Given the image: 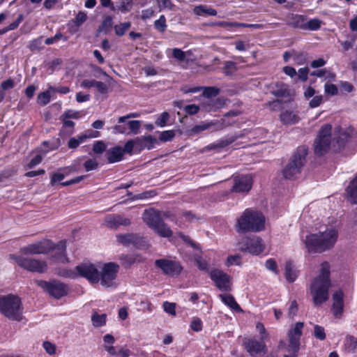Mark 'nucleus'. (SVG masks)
Masks as SVG:
<instances>
[{
  "label": "nucleus",
  "mask_w": 357,
  "mask_h": 357,
  "mask_svg": "<svg viewBox=\"0 0 357 357\" xmlns=\"http://www.w3.org/2000/svg\"><path fill=\"white\" fill-rule=\"evenodd\" d=\"M236 70V63L233 61H226L223 68L224 73L226 75H231Z\"/></svg>",
  "instance_id": "nucleus-48"
},
{
  "label": "nucleus",
  "mask_w": 357,
  "mask_h": 357,
  "mask_svg": "<svg viewBox=\"0 0 357 357\" xmlns=\"http://www.w3.org/2000/svg\"><path fill=\"white\" fill-rule=\"evenodd\" d=\"M280 120L284 124H294L299 121L298 116L290 111H284L280 114Z\"/></svg>",
  "instance_id": "nucleus-26"
},
{
  "label": "nucleus",
  "mask_w": 357,
  "mask_h": 357,
  "mask_svg": "<svg viewBox=\"0 0 357 357\" xmlns=\"http://www.w3.org/2000/svg\"><path fill=\"white\" fill-rule=\"evenodd\" d=\"M332 126L330 124L323 126L319 135L314 143V153L321 156L331 148L334 151H339L347 142L349 135L341 128H337L331 135Z\"/></svg>",
  "instance_id": "nucleus-1"
},
{
  "label": "nucleus",
  "mask_w": 357,
  "mask_h": 357,
  "mask_svg": "<svg viewBox=\"0 0 357 357\" xmlns=\"http://www.w3.org/2000/svg\"><path fill=\"white\" fill-rule=\"evenodd\" d=\"M345 349L348 351H354L357 349V339L351 335H347L344 342Z\"/></svg>",
  "instance_id": "nucleus-36"
},
{
  "label": "nucleus",
  "mask_w": 357,
  "mask_h": 357,
  "mask_svg": "<svg viewBox=\"0 0 357 357\" xmlns=\"http://www.w3.org/2000/svg\"><path fill=\"white\" fill-rule=\"evenodd\" d=\"M77 276L87 279L91 284H96L100 280L98 268L90 261H84L75 267Z\"/></svg>",
  "instance_id": "nucleus-12"
},
{
  "label": "nucleus",
  "mask_w": 357,
  "mask_h": 357,
  "mask_svg": "<svg viewBox=\"0 0 357 357\" xmlns=\"http://www.w3.org/2000/svg\"><path fill=\"white\" fill-rule=\"evenodd\" d=\"M128 127L130 131L134 134L139 133L141 121L138 120L129 121L128 122Z\"/></svg>",
  "instance_id": "nucleus-50"
},
{
  "label": "nucleus",
  "mask_w": 357,
  "mask_h": 357,
  "mask_svg": "<svg viewBox=\"0 0 357 357\" xmlns=\"http://www.w3.org/2000/svg\"><path fill=\"white\" fill-rule=\"evenodd\" d=\"M219 89L215 87H206L204 88L203 94L208 98L215 97L219 93Z\"/></svg>",
  "instance_id": "nucleus-49"
},
{
  "label": "nucleus",
  "mask_w": 357,
  "mask_h": 357,
  "mask_svg": "<svg viewBox=\"0 0 357 357\" xmlns=\"http://www.w3.org/2000/svg\"><path fill=\"white\" fill-rule=\"evenodd\" d=\"M155 265L160 268L164 274L172 277L178 275L182 271L180 264L172 260L165 259H157L155 261Z\"/></svg>",
  "instance_id": "nucleus-16"
},
{
  "label": "nucleus",
  "mask_w": 357,
  "mask_h": 357,
  "mask_svg": "<svg viewBox=\"0 0 357 357\" xmlns=\"http://www.w3.org/2000/svg\"><path fill=\"white\" fill-rule=\"evenodd\" d=\"M331 285L330 265L324 261L321 265L320 273L312 281L310 286L314 305L318 306L329 298L328 289Z\"/></svg>",
  "instance_id": "nucleus-3"
},
{
  "label": "nucleus",
  "mask_w": 357,
  "mask_h": 357,
  "mask_svg": "<svg viewBox=\"0 0 357 357\" xmlns=\"http://www.w3.org/2000/svg\"><path fill=\"white\" fill-rule=\"evenodd\" d=\"M175 137V132L174 130H166L160 132L159 139L161 142H169L173 139Z\"/></svg>",
  "instance_id": "nucleus-42"
},
{
  "label": "nucleus",
  "mask_w": 357,
  "mask_h": 357,
  "mask_svg": "<svg viewBox=\"0 0 357 357\" xmlns=\"http://www.w3.org/2000/svg\"><path fill=\"white\" fill-rule=\"evenodd\" d=\"M288 337L289 351H292V353L295 354L299 350L301 337H297L293 335H288Z\"/></svg>",
  "instance_id": "nucleus-34"
},
{
  "label": "nucleus",
  "mask_w": 357,
  "mask_h": 357,
  "mask_svg": "<svg viewBox=\"0 0 357 357\" xmlns=\"http://www.w3.org/2000/svg\"><path fill=\"white\" fill-rule=\"evenodd\" d=\"M224 101L219 98L211 99L208 98L204 102V107L208 112L216 111L224 105Z\"/></svg>",
  "instance_id": "nucleus-25"
},
{
  "label": "nucleus",
  "mask_w": 357,
  "mask_h": 357,
  "mask_svg": "<svg viewBox=\"0 0 357 357\" xmlns=\"http://www.w3.org/2000/svg\"><path fill=\"white\" fill-rule=\"evenodd\" d=\"M117 241L123 245L128 246L133 245L137 248H145L147 247V242L145 238L137 234H119L116 236Z\"/></svg>",
  "instance_id": "nucleus-17"
},
{
  "label": "nucleus",
  "mask_w": 357,
  "mask_h": 357,
  "mask_svg": "<svg viewBox=\"0 0 357 357\" xmlns=\"http://www.w3.org/2000/svg\"><path fill=\"white\" fill-rule=\"evenodd\" d=\"M194 13L197 15H210V16H215L217 15V11L214 8L211 7H208L205 5H199L195 6L194 8Z\"/></svg>",
  "instance_id": "nucleus-28"
},
{
  "label": "nucleus",
  "mask_w": 357,
  "mask_h": 357,
  "mask_svg": "<svg viewBox=\"0 0 357 357\" xmlns=\"http://www.w3.org/2000/svg\"><path fill=\"white\" fill-rule=\"evenodd\" d=\"M131 221L120 215H109L105 218V224L108 228L116 229L121 225H130Z\"/></svg>",
  "instance_id": "nucleus-20"
},
{
  "label": "nucleus",
  "mask_w": 357,
  "mask_h": 357,
  "mask_svg": "<svg viewBox=\"0 0 357 357\" xmlns=\"http://www.w3.org/2000/svg\"><path fill=\"white\" fill-rule=\"evenodd\" d=\"M138 257V255H122L119 257V260L123 266L129 268L135 262H139L141 261Z\"/></svg>",
  "instance_id": "nucleus-30"
},
{
  "label": "nucleus",
  "mask_w": 357,
  "mask_h": 357,
  "mask_svg": "<svg viewBox=\"0 0 357 357\" xmlns=\"http://www.w3.org/2000/svg\"><path fill=\"white\" fill-rule=\"evenodd\" d=\"M0 312L10 319L21 321L22 308L20 298L13 294L0 297Z\"/></svg>",
  "instance_id": "nucleus-6"
},
{
  "label": "nucleus",
  "mask_w": 357,
  "mask_h": 357,
  "mask_svg": "<svg viewBox=\"0 0 357 357\" xmlns=\"http://www.w3.org/2000/svg\"><path fill=\"white\" fill-rule=\"evenodd\" d=\"M219 296L221 298V301L231 310L237 312H243L231 294H220Z\"/></svg>",
  "instance_id": "nucleus-24"
},
{
  "label": "nucleus",
  "mask_w": 357,
  "mask_h": 357,
  "mask_svg": "<svg viewBox=\"0 0 357 357\" xmlns=\"http://www.w3.org/2000/svg\"><path fill=\"white\" fill-rule=\"evenodd\" d=\"M35 282L38 287L42 288L44 291L56 299H60L66 296L69 291L67 284L56 280L50 281L36 280Z\"/></svg>",
  "instance_id": "nucleus-8"
},
{
  "label": "nucleus",
  "mask_w": 357,
  "mask_h": 357,
  "mask_svg": "<svg viewBox=\"0 0 357 357\" xmlns=\"http://www.w3.org/2000/svg\"><path fill=\"white\" fill-rule=\"evenodd\" d=\"M264 341H259L255 337H244L243 345L248 353L252 357H255L261 353L267 352V347Z\"/></svg>",
  "instance_id": "nucleus-15"
},
{
  "label": "nucleus",
  "mask_w": 357,
  "mask_h": 357,
  "mask_svg": "<svg viewBox=\"0 0 357 357\" xmlns=\"http://www.w3.org/2000/svg\"><path fill=\"white\" fill-rule=\"evenodd\" d=\"M238 250L253 255H259L265 249L262 239L255 235L241 238L237 243Z\"/></svg>",
  "instance_id": "nucleus-9"
},
{
  "label": "nucleus",
  "mask_w": 357,
  "mask_h": 357,
  "mask_svg": "<svg viewBox=\"0 0 357 357\" xmlns=\"http://www.w3.org/2000/svg\"><path fill=\"white\" fill-rule=\"evenodd\" d=\"M265 266L267 269L274 272L276 274L278 272L276 261L273 259H268L265 263Z\"/></svg>",
  "instance_id": "nucleus-59"
},
{
  "label": "nucleus",
  "mask_w": 357,
  "mask_h": 357,
  "mask_svg": "<svg viewBox=\"0 0 357 357\" xmlns=\"http://www.w3.org/2000/svg\"><path fill=\"white\" fill-rule=\"evenodd\" d=\"M314 336L320 340H324L326 339V333L324 327L315 325L314 326Z\"/></svg>",
  "instance_id": "nucleus-43"
},
{
  "label": "nucleus",
  "mask_w": 357,
  "mask_h": 357,
  "mask_svg": "<svg viewBox=\"0 0 357 357\" xmlns=\"http://www.w3.org/2000/svg\"><path fill=\"white\" fill-rule=\"evenodd\" d=\"M174 58L180 61H183L185 59V54L181 49L174 48L172 51Z\"/></svg>",
  "instance_id": "nucleus-62"
},
{
  "label": "nucleus",
  "mask_w": 357,
  "mask_h": 357,
  "mask_svg": "<svg viewBox=\"0 0 357 357\" xmlns=\"http://www.w3.org/2000/svg\"><path fill=\"white\" fill-rule=\"evenodd\" d=\"M303 326L304 325L303 322L298 321L296 323L294 328L289 331L288 335H293L297 337H301L302 335V329Z\"/></svg>",
  "instance_id": "nucleus-47"
},
{
  "label": "nucleus",
  "mask_w": 357,
  "mask_h": 357,
  "mask_svg": "<svg viewBox=\"0 0 357 357\" xmlns=\"http://www.w3.org/2000/svg\"><path fill=\"white\" fill-rule=\"evenodd\" d=\"M305 18L302 15H294L287 17V24L295 29H306Z\"/></svg>",
  "instance_id": "nucleus-23"
},
{
  "label": "nucleus",
  "mask_w": 357,
  "mask_h": 357,
  "mask_svg": "<svg viewBox=\"0 0 357 357\" xmlns=\"http://www.w3.org/2000/svg\"><path fill=\"white\" fill-rule=\"evenodd\" d=\"M23 20L24 15L22 14H20L17 19L13 22L10 24L8 26L2 29L3 33H6L9 31H12L17 29Z\"/></svg>",
  "instance_id": "nucleus-40"
},
{
  "label": "nucleus",
  "mask_w": 357,
  "mask_h": 357,
  "mask_svg": "<svg viewBox=\"0 0 357 357\" xmlns=\"http://www.w3.org/2000/svg\"><path fill=\"white\" fill-rule=\"evenodd\" d=\"M293 268L294 266L291 261L286 262L284 275L287 280L289 282H294L297 278V273Z\"/></svg>",
  "instance_id": "nucleus-32"
},
{
  "label": "nucleus",
  "mask_w": 357,
  "mask_h": 357,
  "mask_svg": "<svg viewBox=\"0 0 357 357\" xmlns=\"http://www.w3.org/2000/svg\"><path fill=\"white\" fill-rule=\"evenodd\" d=\"M84 167L86 172L96 169L98 167V164L96 160L89 159L84 163Z\"/></svg>",
  "instance_id": "nucleus-57"
},
{
  "label": "nucleus",
  "mask_w": 357,
  "mask_h": 357,
  "mask_svg": "<svg viewBox=\"0 0 357 357\" xmlns=\"http://www.w3.org/2000/svg\"><path fill=\"white\" fill-rule=\"evenodd\" d=\"M156 2L158 5L160 10L165 8H168L171 10L174 7V5L171 1V0H156Z\"/></svg>",
  "instance_id": "nucleus-51"
},
{
  "label": "nucleus",
  "mask_w": 357,
  "mask_h": 357,
  "mask_svg": "<svg viewBox=\"0 0 357 357\" xmlns=\"http://www.w3.org/2000/svg\"><path fill=\"white\" fill-rule=\"evenodd\" d=\"M184 110L188 114L193 115L199 112V107L195 104L188 105L184 107Z\"/></svg>",
  "instance_id": "nucleus-64"
},
{
  "label": "nucleus",
  "mask_w": 357,
  "mask_h": 357,
  "mask_svg": "<svg viewBox=\"0 0 357 357\" xmlns=\"http://www.w3.org/2000/svg\"><path fill=\"white\" fill-rule=\"evenodd\" d=\"M15 86L14 81L9 78L1 82L0 89L5 91L13 89Z\"/></svg>",
  "instance_id": "nucleus-60"
},
{
  "label": "nucleus",
  "mask_w": 357,
  "mask_h": 357,
  "mask_svg": "<svg viewBox=\"0 0 357 357\" xmlns=\"http://www.w3.org/2000/svg\"><path fill=\"white\" fill-rule=\"evenodd\" d=\"M240 114L239 112L238 111H236V110H230L228 112H227L225 115H224V118L222 119V122H221V125H220V128H222L224 127H226V126H231L234 122H226V120H225V118L227 117H231V116H236L237 115H238Z\"/></svg>",
  "instance_id": "nucleus-44"
},
{
  "label": "nucleus",
  "mask_w": 357,
  "mask_h": 357,
  "mask_svg": "<svg viewBox=\"0 0 357 357\" xmlns=\"http://www.w3.org/2000/svg\"><path fill=\"white\" fill-rule=\"evenodd\" d=\"M298 310V307L296 301H292L288 310L289 317L292 319L297 314Z\"/></svg>",
  "instance_id": "nucleus-58"
},
{
  "label": "nucleus",
  "mask_w": 357,
  "mask_h": 357,
  "mask_svg": "<svg viewBox=\"0 0 357 357\" xmlns=\"http://www.w3.org/2000/svg\"><path fill=\"white\" fill-rule=\"evenodd\" d=\"M86 140V137L79 135L77 138L72 137L68 142V146L69 149H76L79 145Z\"/></svg>",
  "instance_id": "nucleus-39"
},
{
  "label": "nucleus",
  "mask_w": 357,
  "mask_h": 357,
  "mask_svg": "<svg viewBox=\"0 0 357 357\" xmlns=\"http://www.w3.org/2000/svg\"><path fill=\"white\" fill-rule=\"evenodd\" d=\"M144 222L162 237H170L172 231L164 222L161 212L153 208L145 210L142 217Z\"/></svg>",
  "instance_id": "nucleus-7"
},
{
  "label": "nucleus",
  "mask_w": 357,
  "mask_h": 357,
  "mask_svg": "<svg viewBox=\"0 0 357 357\" xmlns=\"http://www.w3.org/2000/svg\"><path fill=\"white\" fill-rule=\"evenodd\" d=\"M113 26L112 17L111 16H107L102 20L101 24L98 27L99 32H103L104 33H108Z\"/></svg>",
  "instance_id": "nucleus-33"
},
{
  "label": "nucleus",
  "mask_w": 357,
  "mask_h": 357,
  "mask_svg": "<svg viewBox=\"0 0 357 357\" xmlns=\"http://www.w3.org/2000/svg\"><path fill=\"white\" fill-rule=\"evenodd\" d=\"M321 22L318 19H312L305 23L306 29L315 31L318 30L321 26Z\"/></svg>",
  "instance_id": "nucleus-46"
},
{
  "label": "nucleus",
  "mask_w": 357,
  "mask_h": 357,
  "mask_svg": "<svg viewBox=\"0 0 357 357\" xmlns=\"http://www.w3.org/2000/svg\"><path fill=\"white\" fill-rule=\"evenodd\" d=\"M265 218L263 214L252 209H246L236 225L238 233L257 232L264 229Z\"/></svg>",
  "instance_id": "nucleus-4"
},
{
  "label": "nucleus",
  "mask_w": 357,
  "mask_h": 357,
  "mask_svg": "<svg viewBox=\"0 0 357 357\" xmlns=\"http://www.w3.org/2000/svg\"><path fill=\"white\" fill-rule=\"evenodd\" d=\"M43 348L45 351L50 355H52L55 354L56 351V346L51 343L50 342L45 341L43 342Z\"/></svg>",
  "instance_id": "nucleus-63"
},
{
  "label": "nucleus",
  "mask_w": 357,
  "mask_h": 357,
  "mask_svg": "<svg viewBox=\"0 0 357 357\" xmlns=\"http://www.w3.org/2000/svg\"><path fill=\"white\" fill-rule=\"evenodd\" d=\"M60 120L63 122V126L60 131V135L66 134L67 135H72L74 132L75 123L68 119H63V116H60Z\"/></svg>",
  "instance_id": "nucleus-31"
},
{
  "label": "nucleus",
  "mask_w": 357,
  "mask_h": 357,
  "mask_svg": "<svg viewBox=\"0 0 357 357\" xmlns=\"http://www.w3.org/2000/svg\"><path fill=\"white\" fill-rule=\"evenodd\" d=\"M233 181L231 189L233 192H248L252 188V179L250 175H238L233 177Z\"/></svg>",
  "instance_id": "nucleus-18"
},
{
  "label": "nucleus",
  "mask_w": 357,
  "mask_h": 357,
  "mask_svg": "<svg viewBox=\"0 0 357 357\" xmlns=\"http://www.w3.org/2000/svg\"><path fill=\"white\" fill-rule=\"evenodd\" d=\"M105 155L109 163L119 162L123 158L122 147L119 146H115L107 150Z\"/></svg>",
  "instance_id": "nucleus-22"
},
{
  "label": "nucleus",
  "mask_w": 357,
  "mask_h": 357,
  "mask_svg": "<svg viewBox=\"0 0 357 357\" xmlns=\"http://www.w3.org/2000/svg\"><path fill=\"white\" fill-rule=\"evenodd\" d=\"M53 248V242L48 239L29 244L20 249V252L23 255H40L50 252Z\"/></svg>",
  "instance_id": "nucleus-13"
},
{
  "label": "nucleus",
  "mask_w": 357,
  "mask_h": 357,
  "mask_svg": "<svg viewBox=\"0 0 357 357\" xmlns=\"http://www.w3.org/2000/svg\"><path fill=\"white\" fill-rule=\"evenodd\" d=\"M154 26L158 31L163 33L167 27L165 17L161 15L158 20L154 22Z\"/></svg>",
  "instance_id": "nucleus-41"
},
{
  "label": "nucleus",
  "mask_w": 357,
  "mask_h": 357,
  "mask_svg": "<svg viewBox=\"0 0 357 357\" xmlns=\"http://www.w3.org/2000/svg\"><path fill=\"white\" fill-rule=\"evenodd\" d=\"M131 23L126 22L114 26L115 33L118 36H122L130 28Z\"/></svg>",
  "instance_id": "nucleus-38"
},
{
  "label": "nucleus",
  "mask_w": 357,
  "mask_h": 357,
  "mask_svg": "<svg viewBox=\"0 0 357 357\" xmlns=\"http://www.w3.org/2000/svg\"><path fill=\"white\" fill-rule=\"evenodd\" d=\"M169 118V114L167 112H165L162 113L160 116L157 119L155 124L160 127H164L166 125Z\"/></svg>",
  "instance_id": "nucleus-54"
},
{
  "label": "nucleus",
  "mask_w": 357,
  "mask_h": 357,
  "mask_svg": "<svg viewBox=\"0 0 357 357\" xmlns=\"http://www.w3.org/2000/svg\"><path fill=\"white\" fill-rule=\"evenodd\" d=\"M175 307H176V304L174 303H169L167 301H165L163 303L164 310L169 314H172V315L176 314Z\"/></svg>",
  "instance_id": "nucleus-55"
},
{
  "label": "nucleus",
  "mask_w": 357,
  "mask_h": 357,
  "mask_svg": "<svg viewBox=\"0 0 357 357\" xmlns=\"http://www.w3.org/2000/svg\"><path fill=\"white\" fill-rule=\"evenodd\" d=\"M107 314H99L96 311H94L91 317L92 325L95 328H100L106 324Z\"/></svg>",
  "instance_id": "nucleus-29"
},
{
  "label": "nucleus",
  "mask_w": 357,
  "mask_h": 357,
  "mask_svg": "<svg viewBox=\"0 0 357 357\" xmlns=\"http://www.w3.org/2000/svg\"><path fill=\"white\" fill-rule=\"evenodd\" d=\"M256 328L261 335L260 340L264 341L268 338V334L266 331V328L263 324L258 322L256 325Z\"/></svg>",
  "instance_id": "nucleus-53"
},
{
  "label": "nucleus",
  "mask_w": 357,
  "mask_h": 357,
  "mask_svg": "<svg viewBox=\"0 0 357 357\" xmlns=\"http://www.w3.org/2000/svg\"><path fill=\"white\" fill-rule=\"evenodd\" d=\"M307 148L305 146L298 147L282 171L283 177L286 179L296 178L307 162Z\"/></svg>",
  "instance_id": "nucleus-5"
},
{
  "label": "nucleus",
  "mask_w": 357,
  "mask_h": 357,
  "mask_svg": "<svg viewBox=\"0 0 357 357\" xmlns=\"http://www.w3.org/2000/svg\"><path fill=\"white\" fill-rule=\"evenodd\" d=\"M119 271V266L114 262L105 264L100 272V284L106 288L116 287L115 280Z\"/></svg>",
  "instance_id": "nucleus-11"
},
{
  "label": "nucleus",
  "mask_w": 357,
  "mask_h": 357,
  "mask_svg": "<svg viewBox=\"0 0 357 357\" xmlns=\"http://www.w3.org/2000/svg\"><path fill=\"white\" fill-rule=\"evenodd\" d=\"M195 262L200 270L206 271L208 269V264L205 259H202V257H196Z\"/></svg>",
  "instance_id": "nucleus-61"
},
{
  "label": "nucleus",
  "mask_w": 357,
  "mask_h": 357,
  "mask_svg": "<svg viewBox=\"0 0 357 357\" xmlns=\"http://www.w3.org/2000/svg\"><path fill=\"white\" fill-rule=\"evenodd\" d=\"M337 238V230L331 227L324 231L306 236L303 242L309 253H322L332 249Z\"/></svg>",
  "instance_id": "nucleus-2"
},
{
  "label": "nucleus",
  "mask_w": 357,
  "mask_h": 357,
  "mask_svg": "<svg viewBox=\"0 0 357 357\" xmlns=\"http://www.w3.org/2000/svg\"><path fill=\"white\" fill-rule=\"evenodd\" d=\"M324 89L325 92L330 96H335L338 93L337 87L333 84H326Z\"/></svg>",
  "instance_id": "nucleus-56"
},
{
  "label": "nucleus",
  "mask_w": 357,
  "mask_h": 357,
  "mask_svg": "<svg viewBox=\"0 0 357 357\" xmlns=\"http://www.w3.org/2000/svg\"><path fill=\"white\" fill-rule=\"evenodd\" d=\"M10 257L19 266L28 271L44 273L47 271V264L45 261L22 256L10 255Z\"/></svg>",
  "instance_id": "nucleus-10"
},
{
  "label": "nucleus",
  "mask_w": 357,
  "mask_h": 357,
  "mask_svg": "<svg viewBox=\"0 0 357 357\" xmlns=\"http://www.w3.org/2000/svg\"><path fill=\"white\" fill-rule=\"evenodd\" d=\"M216 125V123L213 122H201L200 124L195 126L190 130V134H197L204 130L211 128L212 126Z\"/></svg>",
  "instance_id": "nucleus-35"
},
{
  "label": "nucleus",
  "mask_w": 357,
  "mask_h": 357,
  "mask_svg": "<svg viewBox=\"0 0 357 357\" xmlns=\"http://www.w3.org/2000/svg\"><path fill=\"white\" fill-rule=\"evenodd\" d=\"M50 94H49V91H44L38 94V102L42 105H47L50 101Z\"/></svg>",
  "instance_id": "nucleus-45"
},
{
  "label": "nucleus",
  "mask_w": 357,
  "mask_h": 357,
  "mask_svg": "<svg viewBox=\"0 0 357 357\" xmlns=\"http://www.w3.org/2000/svg\"><path fill=\"white\" fill-rule=\"evenodd\" d=\"M56 273L60 277L66 278H75L77 277V274L75 271L66 268H56Z\"/></svg>",
  "instance_id": "nucleus-37"
},
{
  "label": "nucleus",
  "mask_w": 357,
  "mask_h": 357,
  "mask_svg": "<svg viewBox=\"0 0 357 357\" xmlns=\"http://www.w3.org/2000/svg\"><path fill=\"white\" fill-rule=\"evenodd\" d=\"M52 252L51 258L60 263H68L69 261L66 255V241H60L56 244L53 243V248L50 251Z\"/></svg>",
  "instance_id": "nucleus-19"
},
{
  "label": "nucleus",
  "mask_w": 357,
  "mask_h": 357,
  "mask_svg": "<svg viewBox=\"0 0 357 357\" xmlns=\"http://www.w3.org/2000/svg\"><path fill=\"white\" fill-rule=\"evenodd\" d=\"M106 150V145L102 141H98L93 146V151L97 154H101Z\"/></svg>",
  "instance_id": "nucleus-52"
},
{
  "label": "nucleus",
  "mask_w": 357,
  "mask_h": 357,
  "mask_svg": "<svg viewBox=\"0 0 357 357\" xmlns=\"http://www.w3.org/2000/svg\"><path fill=\"white\" fill-rule=\"evenodd\" d=\"M344 293L342 290H338L333 294V307L332 310L335 317H340L343 313L344 309Z\"/></svg>",
  "instance_id": "nucleus-21"
},
{
  "label": "nucleus",
  "mask_w": 357,
  "mask_h": 357,
  "mask_svg": "<svg viewBox=\"0 0 357 357\" xmlns=\"http://www.w3.org/2000/svg\"><path fill=\"white\" fill-rule=\"evenodd\" d=\"M210 278L220 291L231 290V278L227 273L219 269H213L210 272Z\"/></svg>",
  "instance_id": "nucleus-14"
},
{
  "label": "nucleus",
  "mask_w": 357,
  "mask_h": 357,
  "mask_svg": "<svg viewBox=\"0 0 357 357\" xmlns=\"http://www.w3.org/2000/svg\"><path fill=\"white\" fill-rule=\"evenodd\" d=\"M271 93L276 97L287 98L291 96L287 85L283 83L276 84V89L272 91Z\"/></svg>",
  "instance_id": "nucleus-27"
}]
</instances>
